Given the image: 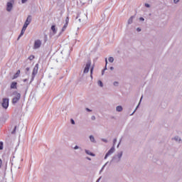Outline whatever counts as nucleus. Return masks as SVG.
<instances>
[{
  "label": "nucleus",
  "mask_w": 182,
  "mask_h": 182,
  "mask_svg": "<svg viewBox=\"0 0 182 182\" xmlns=\"http://www.w3.org/2000/svg\"><path fill=\"white\" fill-rule=\"evenodd\" d=\"M14 5H15V0H9L6 5V11L7 12H12L14 10Z\"/></svg>",
  "instance_id": "1"
},
{
  "label": "nucleus",
  "mask_w": 182,
  "mask_h": 182,
  "mask_svg": "<svg viewBox=\"0 0 182 182\" xmlns=\"http://www.w3.org/2000/svg\"><path fill=\"white\" fill-rule=\"evenodd\" d=\"M13 100L12 102L14 103V105H15V103H18V102H19V100L21 99V93H18V92H14L13 93Z\"/></svg>",
  "instance_id": "2"
},
{
  "label": "nucleus",
  "mask_w": 182,
  "mask_h": 182,
  "mask_svg": "<svg viewBox=\"0 0 182 182\" xmlns=\"http://www.w3.org/2000/svg\"><path fill=\"white\" fill-rule=\"evenodd\" d=\"M122 156H123V151H119L113 157L112 161H114L115 163H119V161L122 160Z\"/></svg>",
  "instance_id": "3"
},
{
  "label": "nucleus",
  "mask_w": 182,
  "mask_h": 182,
  "mask_svg": "<svg viewBox=\"0 0 182 182\" xmlns=\"http://www.w3.org/2000/svg\"><path fill=\"white\" fill-rule=\"evenodd\" d=\"M90 66H92V61L90 60L87 61L85 65H84V71H83L84 73H89Z\"/></svg>",
  "instance_id": "4"
},
{
  "label": "nucleus",
  "mask_w": 182,
  "mask_h": 182,
  "mask_svg": "<svg viewBox=\"0 0 182 182\" xmlns=\"http://www.w3.org/2000/svg\"><path fill=\"white\" fill-rule=\"evenodd\" d=\"M1 106L4 109H8L9 106V99L4 98L1 102Z\"/></svg>",
  "instance_id": "5"
},
{
  "label": "nucleus",
  "mask_w": 182,
  "mask_h": 182,
  "mask_svg": "<svg viewBox=\"0 0 182 182\" xmlns=\"http://www.w3.org/2000/svg\"><path fill=\"white\" fill-rule=\"evenodd\" d=\"M41 45H42V41H41L40 40H36L34 42V49H39Z\"/></svg>",
  "instance_id": "6"
},
{
  "label": "nucleus",
  "mask_w": 182,
  "mask_h": 182,
  "mask_svg": "<svg viewBox=\"0 0 182 182\" xmlns=\"http://www.w3.org/2000/svg\"><path fill=\"white\" fill-rule=\"evenodd\" d=\"M58 33V28H56V26L53 25L51 26L50 29V35H56Z\"/></svg>",
  "instance_id": "7"
},
{
  "label": "nucleus",
  "mask_w": 182,
  "mask_h": 182,
  "mask_svg": "<svg viewBox=\"0 0 182 182\" xmlns=\"http://www.w3.org/2000/svg\"><path fill=\"white\" fill-rule=\"evenodd\" d=\"M113 153H114V148L112 147L106 154V155L105 156V159L106 160V159H107L109 157V156H112V154H113Z\"/></svg>",
  "instance_id": "8"
},
{
  "label": "nucleus",
  "mask_w": 182,
  "mask_h": 182,
  "mask_svg": "<svg viewBox=\"0 0 182 182\" xmlns=\"http://www.w3.org/2000/svg\"><path fill=\"white\" fill-rule=\"evenodd\" d=\"M172 140H173V141H176V143H182L181 137H180L178 135L172 137Z\"/></svg>",
  "instance_id": "9"
},
{
  "label": "nucleus",
  "mask_w": 182,
  "mask_h": 182,
  "mask_svg": "<svg viewBox=\"0 0 182 182\" xmlns=\"http://www.w3.org/2000/svg\"><path fill=\"white\" fill-rule=\"evenodd\" d=\"M85 152L86 153V154H87L88 156H91L92 157H95L96 156L95 154L91 152L90 150L89 149H85Z\"/></svg>",
  "instance_id": "10"
},
{
  "label": "nucleus",
  "mask_w": 182,
  "mask_h": 182,
  "mask_svg": "<svg viewBox=\"0 0 182 182\" xmlns=\"http://www.w3.org/2000/svg\"><path fill=\"white\" fill-rule=\"evenodd\" d=\"M31 22H32V17L31 16H28L25 21V23L29 25Z\"/></svg>",
  "instance_id": "11"
},
{
  "label": "nucleus",
  "mask_w": 182,
  "mask_h": 182,
  "mask_svg": "<svg viewBox=\"0 0 182 182\" xmlns=\"http://www.w3.org/2000/svg\"><path fill=\"white\" fill-rule=\"evenodd\" d=\"M116 112H123V107L122 105H118L116 107Z\"/></svg>",
  "instance_id": "12"
},
{
  "label": "nucleus",
  "mask_w": 182,
  "mask_h": 182,
  "mask_svg": "<svg viewBox=\"0 0 182 182\" xmlns=\"http://www.w3.org/2000/svg\"><path fill=\"white\" fill-rule=\"evenodd\" d=\"M89 139L91 143H96V139H95V136L93 135H90L89 136Z\"/></svg>",
  "instance_id": "13"
},
{
  "label": "nucleus",
  "mask_w": 182,
  "mask_h": 182,
  "mask_svg": "<svg viewBox=\"0 0 182 182\" xmlns=\"http://www.w3.org/2000/svg\"><path fill=\"white\" fill-rule=\"evenodd\" d=\"M36 73H38V65H36L34 67L33 70V75H36Z\"/></svg>",
  "instance_id": "14"
},
{
  "label": "nucleus",
  "mask_w": 182,
  "mask_h": 182,
  "mask_svg": "<svg viewBox=\"0 0 182 182\" xmlns=\"http://www.w3.org/2000/svg\"><path fill=\"white\" fill-rule=\"evenodd\" d=\"M134 16H131L129 19H128V24L131 25V23H133V19H134Z\"/></svg>",
  "instance_id": "15"
},
{
  "label": "nucleus",
  "mask_w": 182,
  "mask_h": 182,
  "mask_svg": "<svg viewBox=\"0 0 182 182\" xmlns=\"http://www.w3.org/2000/svg\"><path fill=\"white\" fill-rule=\"evenodd\" d=\"M19 75H21V70L17 71V73L14 75L13 79H16V77H18V76H19Z\"/></svg>",
  "instance_id": "16"
},
{
  "label": "nucleus",
  "mask_w": 182,
  "mask_h": 182,
  "mask_svg": "<svg viewBox=\"0 0 182 182\" xmlns=\"http://www.w3.org/2000/svg\"><path fill=\"white\" fill-rule=\"evenodd\" d=\"M16 85H17L16 82H12L11 85V89H16Z\"/></svg>",
  "instance_id": "17"
},
{
  "label": "nucleus",
  "mask_w": 182,
  "mask_h": 182,
  "mask_svg": "<svg viewBox=\"0 0 182 182\" xmlns=\"http://www.w3.org/2000/svg\"><path fill=\"white\" fill-rule=\"evenodd\" d=\"M141 99H143V97H141V100H140V101H139V105L136 106L135 110H134V112L132 114H132H134V112H136V110H137V109H139V106H140V103H141Z\"/></svg>",
  "instance_id": "18"
},
{
  "label": "nucleus",
  "mask_w": 182,
  "mask_h": 182,
  "mask_svg": "<svg viewBox=\"0 0 182 182\" xmlns=\"http://www.w3.org/2000/svg\"><path fill=\"white\" fill-rule=\"evenodd\" d=\"M108 61L110 63H113V62H114V58L113 57H109L108 58Z\"/></svg>",
  "instance_id": "19"
},
{
  "label": "nucleus",
  "mask_w": 182,
  "mask_h": 182,
  "mask_svg": "<svg viewBox=\"0 0 182 182\" xmlns=\"http://www.w3.org/2000/svg\"><path fill=\"white\" fill-rule=\"evenodd\" d=\"M67 28H68V24H64V26L62 28V32H65V31H66Z\"/></svg>",
  "instance_id": "20"
},
{
  "label": "nucleus",
  "mask_w": 182,
  "mask_h": 182,
  "mask_svg": "<svg viewBox=\"0 0 182 182\" xmlns=\"http://www.w3.org/2000/svg\"><path fill=\"white\" fill-rule=\"evenodd\" d=\"M119 83L118 81H114L113 82V86H114L115 87H117V86H119Z\"/></svg>",
  "instance_id": "21"
},
{
  "label": "nucleus",
  "mask_w": 182,
  "mask_h": 182,
  "mask_svg": "<svg viewBox=\"0 0 182 182\" xmlns=\"http://www.w3.org/2000/svg\"><path fill=\"white\" fill-rule=\"evenodd\" d=\"M28 26L29 24H26V23H24L22 29H24L26 31V28H28Z\"/></svg>",
  "instance_id": "22"
},
{
  "label": "nucleus",
  "mask_w": 182,
  "mask_h": 182,
  "mask_svg": "<svg viewBox=\"0 0 182 182\" xmlns=\"http://www.w3.org/2000/svg\"><path fill=\"white\" fill-rule=\"evenodd\" d=\"M25 31H26V30L22 28L21 32L18 38H21V36H23V33H25Z\"/></svg>",
  "instance_id": "23"
},
{
  "label": "nucleus",
  "mask_w": 182,
  "mask_h": 182,
  "mask_svg": "<svg viewBox=\"0 0 182 182\" xmlns=\"http://www.w3.org/2000/svg\"><path fill=\"white\" fill-rule=\"evenodd\" d=\"M97 85L98 86H100V87H103V82H102V81L99 80L97 82Z\"/></svg>",
  "instance_id": "24"
},
{
  "label": "nucleus",
  "mask_w": 182,
  "mask_h": 182,
  "mask_svg": "<svg viewBox=\"0 0 182 182\" xmlns=\"http://www.w3.org/2000/svg\"><path fill=\"white\" fill-rule=\"evenodd\" d=\"M0 150H4V142L0 141Z\"/></svg>",
  "instance_id": "25"
},
{
  "label": "nucleus",
  "mask_w": 182,
  "mask_h": 182,
  "mask_svg": "<svg viewBox=\"0 0 182 182\" xmlns=\"http://www.w3.org/2000/svg\"><path fill=\"white\" fill-rule=\"evenodd\" d=\"M105 63H106V65H105V68L104 69V70H107V58L105 59Z\"/></svg>",
  "instance_id": "26"
},
{
  "label": "nucleus",
  "mask_w": 182,
  "mask_h": 182,
  "mask_svg": "<svg viewBox=\"0 0 182 182\" xmlns=\"http://www.w3.org/2000/svg\"><path fill=\"white\" fill-rule=\"evenodd\" d=\"M65 24H67V25L69 24V17H67V18H65Z\"/></svg>",
  "instance_id": "27"
},
{
  "label": "nucleus",
  "mask_w": 182,
  "mask_h": 182,
  "mask_svg": "<svg viewBox=\"0 0 182 182\" xmlns=\"http://www.w3.org/2000/svg\"><path fill=\"white\" fill-rule=\"evenodd\" d=\"M28 59H29L30 60H33V59H35V56H33V55H30L29 58H28Z\"/></svg>",
  "instance_id": "28"
},
{
  "label": "nucleus",
  "mask_w": 182,
  "mask_h": 182,
  "mask_svg": "<svg viewBox=\"0 0 182 182\" xmlns=\"http://www.w3.org/2000/svg\"><path fill=\"white\" fill-rule=\"evenodd\" d=\"M93 69H94L93 67H91V68H90L91 78L93 77V76H92V73H93Z\"/></svg>",
  "instance_id": "29"
},
{
  "label": "nucleus",
  "mask_w": 182,
  "mask_h": 182,
  "mask_svg": "<svg viewBox=\"0 0 182 182\" xmlns=\"http://www.w3.org/2000/svg\"><path fill=\"white\" fill-rule=\"evenodd\" d=\"M180 0H173V4H178Z\"/></svg>",
  "instance_id": "30"
},
{
  "label": "nucleus",
  "mask_w": 182,
  "mask_h": 182,
  "mask_svg": "<svg viewBox=\"0 0 182 182\" xmlns=\"http://www.w3.org/2000/svg\"><path fill=\"white\" fill-rule=\"evenodd\" d=\"M79 146L76 145L75 147H74V150H79Z\"/></svg>",
  "instance_id": "31"
},
{
  "label": "nucleus",
  "mask_w": 182,
  "mask_h": 182,
  "mask_svg": "<svg viewBox=\"0 0 182 182\" xmlns=\"http://www.w3.org/2000/svg\"><path fill=\"white\" fill-rule=\"evenodd\" d=\"M145 6H146V8H150V4L146 3V4H145Z\"/></svg>",
  "instance_id": "32"
},
{
  "label": "nucleus",
  "mask_w": 182,
  "mask_h": 182,
  "mask_svg": "<svg viewBox=\"0 0 182 182\" xmlns=\"http://www.w3.org/2000/svg\"><path fill=\"white\" fill-rule=\"evenodd\" d=\"M139 21H141V22H144V18L143 17L139 18Z\"/></svg>",
  "instance_id": "33"
},
{
  "label": "nucleus",
  "mask_w": 182,
  "mask_h": 182,
  "mask_svg": "<svg viewBox=\"0 0 182 182\" xmlns=\"http://www.w3.org/2000/svg\"><path fill=\"white\" fill-rule=\"evenodd\" d=\"M28 2V0H21L22 4H26Z\"/></svg>",
  "instance_id": "34"
},
{
  "label": "nucleus",
  "mask_w": 182,
  "mask_h": 182,
  "mask_svg": "<svg viewBox=\"0 0 182 182\" xmlns=\"http://www.w3.org/2000/svg\"><path fill=\"white\" fill-rule=\"evenodd\" d=\"M136 31H137V32H141V28H137Z\"/></svg>",
  "instance_id": "35"
},
{
  "label": "nucleus",
  "mask_w": 182,
  "mask_h": 182,
  "mask_svg": "<svg viewBox=\"0 0 182 182\" xmlns=\"http://www.w3.org/2000/svg\"><path fill=\"white\" fill-rule=\"evenodd\" d=\"M70 123H71L72 124H75V120L70 119Z\"/></svg>",
  "instance_id": "36"
},
{
  "label": "nucleus",
  "mask_w": 182,
  "mask_h": 182,
  "mask_svg": "<svg viewBox=\"0 0 182 182\" xmlns=\"http://www.w3.org/2000/svg\"><path fill=\"white\" fill-rule=\"evenodd\" d=\"M2 167V159H0V168Z\"/></svg>",
  "instance_id": "37"
},
{
  "label": "nucleus",
  "mask_w": 182,
  "mask_h": 182,
  "mask_svg": "<svg viewBox=\"0 0 182 182\" xmlns=\"http://www.w3.org/2000/svg\"><path fill=\"white\" fill-rule=\"evenodd\" d=\"M102 140L105 141V143H107V139H102Z\"/></svg>",
  "instance_id": "38"
},
{
  "label": "nucleus",
  "mask_w": 182,
  "mask_h": 182,
  "mask_svg": "<svg viewBox=\"0 0 182 182\" xmlns=\"http://www.w3.org/2000/svg\"><path fill=\"white\" fill-rule=\"evenodd\" d=\"M78 21L79 22H83V20H82V18H79Z\"/></svg>",
  "instance_id": "39"
},
{
  "label": "nucleus",
  "mask_w": 182,
  "mask_h": 182,
  "mask_svg": "<svg viewBox=\"0 0 182 182\" xmlns=\"http://www.w3.org/2000/svg\"><path fill=\"white\" fill-rule=\"evenodd\" d=\"M110 70H114V68H113V67H110Z\"/></svg>",
  "instance_id": "40"
},
{
  "label": "nucleus",
  "mask_w": 182,
  "mask_h": 182,
  "mask_svg": "<svg viewBox=\"0 0 182 182\" xmlns=\"http://www.w3.org/2000/svg\"><path fill=\"white\" fill-rule=\"evenodd\" d=\"M87 112H92V110L89 109L88 108L86 109Z\"/></svg>",
  "instance_id": "41"
},
{
  "label": "nucleus",
  "mask_w": 182,
  "mask_h": 182,
  "mask_svg": "<svg viewBox=\"0 0 182 182\" xmlns=\"http://www.w3.org/2000/svg\"><path fill=\"white\" fill-rule=\"evenodd\" d=\"M102 75H105V70H102Z\"/></svg>",
  "instance_id": "42"
},
{
  "label": "nucleus",
  "mask_w": 182,
  "mask_h": 182,
  "mask_svg": "<svg viewBox=\"0 0 182 182\" xmlns=\"http://www.w3.org/2000/svg\"><path fill=\"white\" fill-rule=\"evenodd\" d=\"M15 130H16V127H14V130L12 133H15Z\"/></svg>",
  "instance_id": "43"
},
{
  "label": "nucleus",
  "mask_w": 182,
  "mask_h": 182,
  "mask_svg": "<svg viewBox=\"0 0 182 182\" xmlns=\"http://www.w3.org/2000/svg\"><path fill=\"white\" fill-rule=\"evenodd\" d=\"M83 16H84L85 18H87V16L85 14H83Z\"/></svg>",
  "instance_id": "44"
},
{
  "label": "nucleus",
  "mask_w": 182,
  "mask_h": 182,
  "mask_svg": "<svg viewBox=\"0 0 182 182\" xmlns=\"http://www.w3.org/2000/svg\"><path fill=\"white\" fill-rule=\"evenodd\" d=\"M90 161V160H92V159H90V158H89V157H87V158Z\"/></svg>",
  "instance_id": "45"
}]
</instances>
